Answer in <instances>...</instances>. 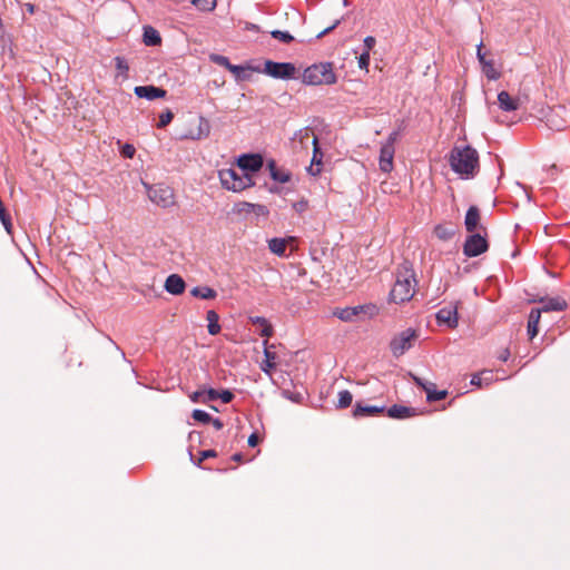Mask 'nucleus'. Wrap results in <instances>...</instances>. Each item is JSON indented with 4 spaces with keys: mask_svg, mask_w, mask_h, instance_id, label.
Wrapping results in <instances>:
<instances>
[{
    "mask_svg": "<svg viewBox=\"0 0 570 570\" xmlns=\"http://www.w3.org/2000/svg\"><path fill=\"white\" fill-rule=\"evenodd\" d=\"M206 320L208 322V333L210 335H217L222 330L219 325V315L215 311L210 309L206 314Z\"/></svg>",
    "mask_w": 570,
    "mask_h": 570,
    "instance_id": "28",
    "label": "nucleus"
},
{
    "mask_svg": "<svg viewBox=\"0 0 570 570\" xmlns=\"http://www.w3.org/2000/svg\"><path fill=\"white\" fill-rule=\"evenodd\" d=\"M482 71L489 80H498L501 72L494 67V61L489 60L482 66Z\"/></svg>",
    "mask_w": 570,
    "mask_h": 570,
    "instance_id": "31",
    "label": "nucleus"
},
{
    "mask_svg": "<svg viewBox=\"0 0 570 570\" xmlns=\"http://www.w3.org/2000/svg\"><path fill=\"white\" fill-rule=\"evenodd\" d=\"M142 39L146 46H158L161 43V37L159 32L150 26L144 27Z\"/></svg>",
    "mask_w": 570,
    "mask_h": 570,
    "instance_id": "26",
    "label": "nucleus"
},
{
    "mask_svg": "<svg viewBox=\"0 0 570 570\" xmlns=\"http://www.w3.org/2000/svg\"><path fill=\"white\" fill-rule=\"evenodd\" d=\"M218 399H220L223 403H229L234 399V394L229 390H224L218 392Z\"/></svg>",
    "mask_w": 570,
    "mask_h": 570,
    "instance_id": "47",
    "label": "nucleus"
},
{
    "mask_svg": "<svg viewBox=\"0 0 570 570\" xmlns=\"http://www.w3.org/2000/svg\"><path fill=\"white\" fill-rule=\"evenodd\" d=\"M488 242L480 233L470 235L463 245V253L468 257H475L488 250Z\"/></svg>",
    "mask_w": 570,
    "mask_h": 570,
    "instance_id": "9",
    "label": "nucleus"
},
{
    "mask_svg": "<svg viewBox=\"0 0 570 570\" xmlns=\"http://www.w3.org/2000/svg\"><path fill=\"white\" fill-rule=\"evenodd\" d=\"M449 164L460 178H474L480 170L479 153L469 145L454 146L449 155Z\"/></svg>",
    "mask_w": 570,
    "mask_h": 570,
    "instance_id": "1",
    "label": "nucleus"
},
{
    "mask_svg": "<svg viewBox=\"0 0 570 570\" xmlns=\"http://www.w3.org/2000/svg\"><path fill=\"white\" fill-rule=\"evenodd\" d=\"M316 137L309 127L302 128L294 134L293 145L297 149H307L309 138Z\"/></svg>",
    "mask_w": 570,
    "mask_h": 570,
    "instance_id": "19",
    "label": "nucleus"
},
{
    "mask_svg": "<svg viewBox=\"0 0 570 570\" xmlns=\"http://www.w3.org/2000/svg\"><path fill=\"white\" fill-rule=\"evenodd\" d=\"M542 309L533 308L531 309L528 318V335L530 340L537 336L539 332V323L541 318Z\"/></svg>",
    "mask_w": 570,
    "mask_h": 570,
    "instance_id": "23",
    "label": "nucleus"
},
{
    "mask_svg": "<svg viewBox=\"0 0 570 570\" xmlns=\"http://www.w3.org/2000/svg\"><path fill=\"white\" fill-rule=\"evenodd\" d=\"M193 4L203 11H212L216 8V0H193Z\"/></svg>",
    "mask_w": 570,
    "mask_h": 570,
    "instance_id": "36",
    "label": "nucleus"
},
{
    "mask_svg": "<svg viewBox=\"0 0 570 570\" xmlns=\"http://www.w3.org/2000/svg\"><path fill=\"white\" fill-rule=\"evenodd\" d=\"M434 234L436 235L438 238L440 239H448L451 237L452 233L449 232L445 227L441 226V225H438L435 228H434Z\"/></svg>",
    "mask_w": 570,
    "mask_h": 570,
    "instance_id": "42",
    "label": "nucleus"
},
{
    "mask_svg": "<svg viewBox=\"0 0 570 570\" xmlns=\"http://www.w3.org/2000/svg\"><path fill=\"white\" fill-rule=\"evenodd\" d=\"M416 284L412 265L409 262L402 263L396 269L395 282L390 292V299L396 304L409 302L415 294Z\"/></svg>",
    "mask_w": 570,
    "mask_h": 570,
    "instance_id": "2",
    "label": "nucleus"
},
{
    "mask_svg": "<svg viewBox=\"0 0 570 570\" xmlns=\"http://www.w3.org/2000/svg\"><path fill=\"white\" fill-rule=\"evenodd\" d=\"M476 57H478V60L481 65V67L488 62L489 60L485 58V53L482 51V43H480L478 46V50H476Z\"/></svg>",
    "mask_w": 570,
    "mask_h": 570,
    "instance_id": "49",
    "label": "nucleus"
},
{
    "mask_svg": "<svg viewBox=\"0 0 570 570\" xmlns=\"http://www.w3.org/2000/svg\"><path fill=\"white\" fill-rule=\"evenodd\" d=\"M426 400L429 402L441 401L446 397V391H436L434 387H425Z\"/></svg>",
    "mask_w": 570,
    "mask_h": 570,
    "instance_id": "34",
    "label": "nucleus"
},
{
    "mask_svg": "<svg viewBox=\"0 0 570 570\" xmlns=\"http://www.w3.org/2000/svg\"><path fill=\"white\" fill-rule=\"evenodd\" d=\"M220 184L233 191H242L254 185L252 175L240 174L234 168H224L218 171Z\"/></svg>",
    "mask_w": 570,
    "mask_h": 570,
    "instance_id": "4",
    "label": "nucleus"
},
{
    "mask_svg": "<svg viewBox=\"0 0 570 570\" xmlns=\"http://www.w3.org/2000/svg\"><path fill=\"white\" fill-rule=\"evenodd\" d=\"M361 314H366L370 317H373L377 314V307L374 304H366L336 308L333 312V315L343 322H353Z\"/></svg>",
    "mask_w": 570,
    "mask_h": 570,
    "instance_id": "6",
    "label": "nucleus"
},
{
    "mask_svg": "<svg viewBox=\"0 0 570 570\" xmlns=\"http://www.w3.org/2000/svg\"><path fill=\"white\" fill-rule=\"evenodd\" d=\"M419 337L417 332L413 328H406L396 334L390 342V348L395 357H400L409 351Z\"/></svg>",
    "mask_w": 570,
    "mask_h": 570,
    "instance_id": "5",
    "label": "nucleus"
},
{
    "mask_svg": "<svg viewBox=\"0 0 570 570\" xmlns=\"http://www.w3.org/2000/svg\"><path fill=\"white\" fill-rule=\"evenodd\" d=\"M397 139H399V131L395 130L389 135V137L384 144H391V147H394Z\"/></svg>",
    "mask_w": 570,
    "mask_h": 570,
    "instance_id": "51",
    "label": "nucleus"
},
{
    "mask_svg": "<svg viewBox=\"0 0 570 570\" xmlns=\"http://www.w3.org/2000/svg\"><path fill=\"white\" fill-rule=\"evenodd\" d=\"M363 42H364V47H365L364 51L370 52L373 49V47L375 46L376 40L374 37L367 36V37H365Z\"/></svg>",
    "mask_w": 570,
    "mask_h": 570,
    "instance_id": "48",
    "label": "nucleus"
},
{
    "mask_svg": "<svg viewBox=\"0 0 570 570\" xmlns=\"http://www.w3.org/2000/svg\"><path fill=\"white\" fill-rule=\"evenodd\" d=\"M414 383L417 385V386H421L424 391H425V387H434V383H431V382H425L424 380H422L421 377L419 376H415V375H411Z\"/></svg>",
    "mask_w": 570,
    "mask_h": 570,
    "instance_id": "46",
    "label": "nucleus"
},
{
    "mask_svg": "<svg viewBox=\"0 0 570 570\" xmlns=\"http://www.w3.org/2000/svg\"><path fill=\"white\" fill-rule=\"evenodd\" d=\"M205 392L204 397L202 399L203 403L215 401L218 399V391L214 389L203 390Z\"/></svg>",
    "mask_w": 570,
    "mask_h": 570,
    "instance_id": "43",
    "label": "nucleus"
},
{
    "mask_svg": "<svg viewBox=\"0 0 570 570\" xmlns=\"http://www.w3.org/2000/svg\"><path fill=\"white\" fill-rule=\"evenodd\" d=\"M205 392L204 391H196L190 395V400L194 403L202 402V399L204 397Z\"/></svg>",
    "mask_w": 570,
    "mask_h": 570,
    "instance_id": "52",
    "label": "nucleus"
},
{
    "mask_svg": "<svg viewBox=\"0 0 570 570\" xmlns=\"http://www.w3.org/2000/svg\"><path fill=\"white\" fill-rule=\"evenodd\" d=\"M243 206H244V207H247V208L253 207V205H252V204H249V203H243Z\"/></svg>",
    "mask_w": 570,
    "mask_h": 570,
    "instance_id": "62",
    "label": "nucleus"
},
{
    "mask_svg": "<svg viewBox=\"0 0 570 570\" xmlns=\"http://www.w3.org/2000/svg\"><path fill=\"white\" fill-rule=\"evenodd\" d=\"M216 456V452L214 450H205V451H202L200 452V458L198 460V465L200 464V462H203L205 459H208V458H214Z\"/></svg>",
    "mask_w": 570,
    "mask_h": 570,
    "instance_id": "50",
    "label": "nucleus"
},
{
    "mask_svg": "<svg viewBox=\"0 0 570 570\" xmlns=\"http://www.w3.org/2000/svg\"><path fill=\"white\" fill-rule=\"evenodd\" d=\"M0 220L8 233H11L12 224L11 217L7 213L2 202L0 200Z\"/></svg>",
    "mask_w": 570,
    "mask_h": 570,
    "instance_id": "35",
    "label": "nucleus"
},
{
    "mask_svg": "<svg viewBox=\"0 0 570 570\" xmlns=\"http://www.w3.org/2000/svg\"><path fill=\"white\" fill-rule=\"evenodd\" d=\"M498 105L502 111H515L520 107V99L512 97L508 91H500L498 94Z\"/></svg>",
    "mask_w": 570,
    "mask_h": 570,
    "instance_id": "16",
    "label": "nucleus"
},
{
    "mask_svg": "<svg viewBox=\"0 0 570 570\" xmlns=\"http://www.w3.org/2000/svg\"><path fill=\"white\" fill-rule=\"evenodd\" d=\"M353 395L350 391L343 390L338 392L337 407L346 409L352 404Z\"/></svg>",
    "mask_w": 570,
    "mask_h": 570,
    "instance_id": "33",
    "label": "nucleus"
},
{
    "mask_svg": "<svg viewBox=\"0 0 570 570\" xmlns=\"http://www.w3.org/2000/svg\"><path fill=\"white\" fill-rule=\"evenodd\" d=\"M233 459H234L235 461H239V460H240V454H234Z\"/></svg>",
    "mask_w": 570,
    "mask_h": 570,
    "instance_id": "61",
    "label": "nucleus"
},
{
    "mask_svg": "<svg viewBox=\"0 0 570 570\" xmlns=\"http://www.w3.org/2000/svg\"><path fill=\"white\" fill-rule=\"evenodd\" d=\"M471 384L482 386V375H480V373L472 375Z\"/></svg>",
    "mask_w": 570,
    "mask_h": 570,
    "instance_id": "54",
    "label": "nucleus"
},
{
    "mask_svg": "<svg viewBox=\"0 0 570 570\" xmlns=\"http://www.w3.org/2000/svg\"><path fill=\"white\" fill-rule=\"evenodd\" d=\"M135 147L130 144H125L121 148V155L126 158H132L135 155Z\"/></svg>",
    "mask_w": 570,
    "mask_h": 570,
    "instance_id": "45",
    "label": "nucleus"
},
{
    "mask_svg": "<svg viewBox=\"0 0 570 570\" xmlns=\"http://www.w3.org/2000/svg\"><path fill=\"white\" fill-rule=\"evenodd\" d=\"M340 23L338 20L335 21V23L328 28H326L325 30H323L320 35H318V38L323 37L324 35L328 33L330 31H332L333 29L336 28V26Z\"/></svg>",
    "mask_w": 570,
    "mask_h": 570,
    "instance_id": "58",
    "label": "nucleus"
},
{
    "mask_svg": "<svg viewBox=\"0 0 570 570\" xmlns=\"http://www.w3.org/2000/svg\"><path fill=\"white\" fill-rule=\"evenodd\" d=\"M257 443H258L257 434H255V433L250 434L248 438V445L254 448L257 445Z\"/></svg>",
    "mask_w": 570,
    "mask_h": 570,
    "instance_id": "56",
    "label": "nucleus"
},
{
    "mask_svg": "<svg viewBox=\"0 0 570 570\" xmlns=\"http://www.w3.org/2000/svg\"><path fill=\"white\" fill-rule=\"evenodd\" d=\"M435 318L440 325H445L449 328H455L459 324L458 306L450 303L438 311Z\"/></svg>",
    "mask_w": 570,
    "mask_h": 570,
    "instance_id": "10",
    "label": "nucleus"
},
{
    "mask_svg": "<svg viewBox=\"0 0 570 570\" xmlns=\"http://www.w3.org/2000/svg\"><path fill=\"white\" fill-rule=\"evenodd\" d=\"M264 72L275 79H293L295 78L296 68L292 62L266 60L264 63Z\"/></svg>",
    "mask_w": 570,
    "mask_h": 570,
    "instance_id": "7",
    "label": "nucleus"
},
{
    "mask_svg": "<svg viewBox=\"0 0 570 570\" xmlns=\"http://www.w3.org/2000/svg\"><path fill=\"white\" fill-rule=\"evenodd\" d=\"M173 118H174V114L170 110L163 112L159 116L158 127L159 128L166 127L173 120Z\"/></svg>",
    "mask_w": 570,
    "mask_h": 570,
    "instance_id": "39",
    "label": "nucleus"
},
{
    "mask_svg": "<svg viewBox=\"0 0 570 570\" xmlns=\"http://www.w3.org/2000/svg\"><path fill=\"white\" fill-rule=\"evenodd\" d=\"M210 134V124L209 121L200 116L198 118V126L196 129H191L185 137L190 138L193 140H199L203 138H207Z\"/></svg>",
    "mask_w": 570,
    "mask_h": 570,
    "instance_id": "18",
    "label": "nucleus"
},
{
    "mask_svg": "<svg viewBox=\"0 0 570 570\" xmlns=\"http://www.w3.org/2000/svg\"><path fill=\"white\" fill-rule=\"evenodd\" d=\"M228 70H229V71H232L233 73L238 75V73H239V71H242V70H243V68H242V67H239V66H235V65H232V63H230V66L228 67Z\"/></svg>",
    "mask_w": 570,
    "mask_h": 570,
    "instance_id": "59",
    "label": "nucleus"
},
{
    "mask_svg": "<svg viewBox=\"0 0 570 570\" xmlns=\"http://www.w3.org/2000/svg\"><path fill=\"white\" fill-rule=\"evenodd\" d=\"M209 423H212L216 430H220L224 426L223 422L219 419L212 417V421Z\"/></svg>",
    "mask_w": 570,
    "mask_h": 570,
    "instance_id": "57",
    "label": "nucleus"
},
{
    "mask_svg": "<svg viewBox=\"0 0 570 570\" xmlns=\"http://www.w3.org/2000/svg\"><path fill=\"white\" fill-rule=\"evenodd\" d=\"M264 356H265V358L261 365V368L264 373L271 375L272 370H274L276 366V362H275L276 354L271 352L267 347H265Z\"/></svg>",
    "mask_w": 570,
    "mask_h": 570,
    "instance_id": "30",
    "label": "nucleus"
},
{
    "mask_svg": "<svg viewBox=\"0 0 570 570\" xmlns=\"http://www.w3.org/2000/svg\"><path fill=\"white\" fill-rule=\"evenodd\" d=\"M481 215L476 206H470L464 218V225L469 233H474L478 228H482L480 225Z\"/></svg>",
    "mask_w": 570,
    "mask_h": 570,
    "instance_id": "17",
    "label": "nucleus"
},
{
    "mask_svg": "<svg viewBox=\"0 0 570 570\" xmlns=\"http://www.w3.org/2000/svg\"><path fill=\"white\" fill-rule=\"evenodd\" d=\"M271 36L274 38V39H277L284 43H289L294 40V37L287 32V31H281V30H273L271 32Z\"/></svg>",
    "mask_w": 570,
    "mask_h": 570,
    "instance_id": "37",
    "label": "nucleus"
},
{
    "mask_svg": "<svg viewBox=\"0 0 570 570\" xmlns=\"http://www.w3.org/2000/svg\"><path fill=\"white\" fill-rule=\"evenodd\" d=\"M190 295L202 299H214L217 297V292L209 286H196L190 291Z\"/></svg>",
    "mask_w": 570,
    "mask_h": 570,
    "instance_id": "27",
    "label": "nucleus"
},
{
    "mask_svg": "<svg viewBox=\"0 0 570 570\" xmlns=\"http://www.w3.org/2000/svg\"><path fill=\"white\" fill-rule=\"evenodd\" d=\"M385 406H376V405H362L360 403H356L353 410V415L355 417H362V416H374L382 412H384Z\"/></svg>",
    "mask_w": 570,
    "mask_h": 570,
    "instance_id": "22",
    "label": "nucleus"
},
{
    "mask_svg": "<svg viewBox=\"0 0 570 570\" xmlns=\"http://www.w3.org/2000/svg\"><path fill=\"white\" fill-rule=\"evenodd\" d=\"M286 245L287 240L285 238L275 237L268 240L269 250L277 256L285 255Z\"/></svg>",
    "mask_w": 570,
    "mask_h": 570,
    "instance_id": "29",
    "label": "nucleus"
},
{
    "mask_svg": "<svg viewBox=\"0 0 570 570\" xmlns=\"http://www.w3.org/2000/svg\"><path fill=\"white\" fill-rule=\"evenodd\" d=\"M510 357V351L508 348H504L500 352L498 355V358L502 362H507Z\"/></svg>",
    "mask_w": 570,
    "mask_h": 570,
    "instance_id": "55",
    "label": "nucleus"
},
{
    "mask_svg": "<svg viewBox=\"0 0 570 570\" xmlns=\"http://www.w3.org/2000/svg\"><path fill=\"white\" fill-rule=\"evenodd\" d=\"M191 416L195 421H198V422H202L205 424L209 423L212 421V416L207 412H205L203 410H198V409L193 411Z\"/></svg>",
    "mask_w": 570,
    "mask_h": 570,
    "instance_id": "38",
    "label": "nucleus"
},
{
    "mask_svg": "<svg viewBox=\"0 0 570 570\" xmlns=\"http://www.w3.org/2000/svg\"><path fill=\"white\" fill-rule=\"evenodd\" d=\"M267 167L269 169L271 177L278 183H287L291 179V173L284 168H278L276 161L271 159L267 163Z\"/></svg>",
    "mask_w": 570,
    "mask_h": 570,
    "instance_id": "21",
    "label": "nucleus"
},
{
    "mask_svg": "<svg viewBox=\"0 0 570 570\" xmlns=\"http://www.w3.org/2000/svg\"><path fill=\"white\" fill-rule=\"evenodd\" d=\"M115 67L118 71V76H121L124 79L128 78L129 66L127 60L124 57L117 56L115 59Z\"/></svg>",
    "mask_w": 570,
    "mask_h": 570,
    "instance_id": "32",
    "label": "nucleus"
},
{
    "mask_svg": "<svg viewBox=\"0 0 570 570\" xmlns=\"http://www.w3.org/2000/svg\"><path fill=\"white\" fill-rule=\"evenodd\" d=\"M294 209L302 213L307 208V202H297L293 205Z\"/></svg>",
    "mask_w": 570,
    "mask_h": 570,
    "instance_id": "53",
    "label": "nucleus"
},
{
    "mask_svg": "<svg viewBox=\"0 0 570 570\" xmlns=\"http://www.w3.org/2000/svg\"><path fill=\"white\" fill-rule=\"evenodd\" d=\"M541 303L542 307L540 309H542V312H561L567 308L566 301L560 297H552L544 301L542 299Z\"/></svg>",
    "mask_w": 570,
    "mask_h": 570,
    "instance_id": "25",
    "label": "nucleus"
},
{
    "mask_svg": "<svg viewBox=\"0 0 570 570\" xmlns=\"http://www.w3.org/2000/svg\"><path fill=\"white\" fill-rule=\"evenodd\" d=\"M134 91L137 97L145 98L147 100H155L166 96V90L155 86H137Z\"/></svg>",
    "mask_w": 570,
    "mask_h": 570,
    "instance_id": "15",
    "label": "nucleus"
},
{
    "mask_svg": "<svg viewBox=\"0 0 570 570\" xmlns=\"http://www.w3.org/2000/svg\"><path fill=\"white\" fill-rule=\"evenodd\" d=\"M312 145H313V157H312L311 165L307 168V170L312 176H317L321 174L322 167H323V153L318 146L317 137H313Z\"/></svg>",
    "mask_w": 570,
    "mask_h": 570,
    "instance_id": "13",
    "label": "nucleus"
},
{
    "mask_svg": "<svg viewBox=\"0 0 570 570\" xmlns=\"http://www.w3.org/2000/svg\"><path fill=\"white\" fill-rule=\"evenodd\" d=\"M148 196L154 204L163 208H168L175 203L173 189L165 185H156L150 187L148 190Z\"/></svg>",
    "mask_w": 570,
    "mask_h": 570,
    "instance_id": "8",
    "label": "nucleus"
},
{
    "mask_svg": "<svg viewBox=\"0 0 570 570\" xmlns=\"http://www.w3.org/2000/svg\"><path fill=\"white\" fill-rule=\"evenodd\" d=\"M24 8H26V10L28 11V13H30V14H33V13H35V10H36L35 4H32V3H26V4H24Z\"/></svg>",
    "mask_w": 570,
    "mask_h": 570,
    "instance_id": "60",
    "label": "nucleus"
},
{
    "mask_svg": "<svg viewBox=\"0 0 570 570\" xmlns=\"http://www.w3.org/2000/svg\"><path fill=\"white\" fill-rule=\"evenodd\" d=\"M414 415H416V410L414 407L394 404L387 409V416L391 419L403 420Z\"/></svg>",
    "mask_w": 570,
    "mask_h": 570,
    "instance_id": "20",
    "label": "nucleus"
},
{
    "mask_svg": "<svg viewBox=\"0 0 570 570\" xmlns=\"http://www.w3.org/2000/svg\"><path fill=\"white\" fill-rule=\"evenodd\" d=\"M237 165L244 171L243 174L252 175L263 167V158L257 154L242 155L237 160Z\"/></svg>",
    "mask_w": 570,
    "mask_h": 570,
    "instance_id": "11",
    "label": "nucleus"
},
{
    "mask_svg": "<svg viewBox=\"0 0 570 570\" xmlns=\"http://www.w3.org/2000/svg\"><path fill=\"white\" fill-rule=\"evenodd\" d=\"M164 287L171 295H180L185 292L186 283L180 275L171 274L166 278Z\"/></svg>",
    "mask_w": 570,
    "mask_h": 570,
    "instance_id": "14",
    "label": "nucleus"
},
{
    "mask_svg": "<svg viewBox=\"0 0 570 570\" xmlns=\"http://www.w3.org/2000/svg\"><path fill=\"white\" fill-rule=\"evenodd\" d=\"M370 66V52L363 51L358 57V67L364 70H368Z\"/></svg>",
    "mask_w": 570,
    "mask_h": 570,
    "instance_id": "41",
    "label": "nucleus"
},
{
    "mask_svg": "<svg viewBox=\"0 0 570 570\" xmlns=\"http://www.w3.org/2000/svg\"><path fill=\"white\" fill-rule=\"evenodd\" d=\"M210 60L217 63L218 66L225 67L226 69H228V67L230 66L228 58L225 56L212 55Z\"/></svg>",
    "mask_w": 570,
    "mask_h": 570,
    "instance_id": "40",
    "label": "nucleus"
},
{
    "mask_svg": "<svg viewBox=\"0 0 570 570\" xmlns=\"http://www.w3.org/2000/svg\"><path fill=\"white\" fill-rule=\"evenodd\" d=\"M395 154V147H391V144H382L380 150L379 165L383 173H391L393 169V159Z\"/></svg>",
    "mask_w": 570,
    "mask_h": 570,
    "instance_id": "12",
    "label": "nucleus"
},
{
    "mask_svg": "<svg viewBox=\"0 0 570 570\" xmlns=\"http://www.w3.org/2000/svg\"><path fill=\"white\" fill-rule=\"evenodd\" d=\"M480 375H482V386H488L495 380L492 371H482Z\"/></svg>",
    "mask_w": 570,
    "mask_h": 570,
    "instance_id": "44",
    "label": "nucleus"
},
{
    "mask_svg": "<svg viewBox=\"0 0 570 570\" xmlns=\"http://www.w3.org/2000/svg\"><path fill=\"white\" fill-rule=\"evenodd\" d=\"M248 320L253 325H258L261 327V336L268 338L274 334V328L272 324L265 317L249 316Z\"/></svg>",
    "mask_w": 570,
    "mask_h": 570,
    "instance_id": "24",
    "label": "nucleus"
},
{
    "mask_svg": "<svg viewBox=\"0 0 570 570\" xmlns=\"http://www.w3.org/2000/svg\"><path fill=\"white\" fill-rule=\"evenodd\" d=\"M336 80V75L331 62L312 65L303 72V82L311 86L333 85Z\"/></svg>",
    "mask_w": 570,
    "mask_h": 570,
    "instance_id": "3",
    "label": "nucleus"
}]
</instances>
